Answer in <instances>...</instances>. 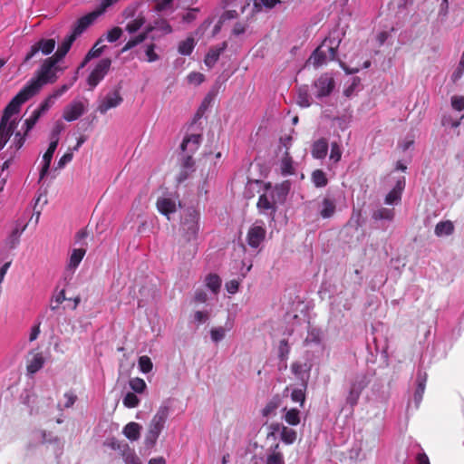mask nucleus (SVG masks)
Returning a JSON list of instances; mask_svg holds the SVG:
<instances>
[{"mask_svg":"<svg viewBox=\"0 0 464 464\" xmlns=\"http://www.w3.org/2000/svg\"><path fill=\"white\" fill-rule=\"evenodd\" d=\"M55 58H46L41 64L35 78L31 79L25 86L13 98L23 105L25 102L34 96L41 88L47 83H53L57 81V72H63Z\"/></svg>","mask_w":464,"mask_h":464,"instance_id":"obj_1","label":"nucleus"},{"mask_svg":"<svg viewBox=\"0 0 464 464\" xmlns=\"http://www.w3.org/2000/svg\"><path fill=\"white\" fill-rule=\"evenodd\" d=\"M119 0H101L97 10L81 17L75 24L70 35L64 38L57 51L53 55V58L61 62L70 51L72 43L77 36L82 34L108 7L117 3Z\"/></svg>","mask_w":464,"mask_h":464,"instance_id":"obj_2","label":"nucleus"},{"mask_svg":"<svg viewBox=\"0 0 464 464\" xmlns=\"http://www.w3.org/2000/svg\"><path fill=\"white\" fill-rule=\"evenodd\" d=\"M21 107L16 100L12 99L3 111L0 120V150L5 148L21 121Z\"/></svg>","mask_w":464,"mask_h":464,"instance_id":"obj_3","label":"nucleus"},{"mask_svg":"<svg viewBox=\"0 0 464 464\" xmlns=\"http://www.w3.org/2000/svg\"><path fill=\"white\" fill-rule=\"evenodd\" d=\"M340 43L341 39L339 38V35H334V34H330L312 53L308 60L309 63H311L315 68H318L328 61L334 60Z\"/></svg>","mask_w":464,"mask_h":464,"instance_id":"obj_4","label":"nucleus"},{"mask_svg":"<svg viewBox=\"0 0 464 464\" xmlns=\"http://www.w3.org/2000/svg\"><path fill=\"white\" fill-rule=\"evenodd\" d=\"M169 415V405L164 402L159 407L149 424L148 431L144 438V445L146 448L152 449L156 445L157 440L165 427Z\"/></svg>","mask_w":464,"mask_h":464,"instance_id":"obj_5","label":"nucleus"},{"mask_svg":"<svg viewBox=\"0 0 464 464\" xmlns=\"http://www.w3.org/2000/svg\"><path fill=\"white\" fill-rule=\"evenodd\" d=\"M371 382V376L367 372H357L351 376L347 383L346 404L353 409L359 401L362 391Z\"/></svg>","mask_w":464,"mask_h":464,"instance_id":"obj_6","label":"nucleus"},{"mask_svg":"<svg viewBox=\"0 0 464 464\" xmlns=\"http://www.w3.org/2000/svg\"><path fill=\"white\" fill-rule=\"evenodd\" d=\"M199 214L194 208H188L182 218L181 229L187 241L197 238L199 230Z\"/></svg>","mask_w":464,"mask_h":464,"instance_id":"obj_7","label":"nucleus"},{"mask_svg":"<svg viewBox=\"0 0 464 464\" xmlns=\"http://www.w3.org/2000/svg\"><path fill=\"white\" fill-rule=\"evenodd\" d=\"M41 117H42V115L39 113V111L34 110L32 112V114L27 119L24 120L23 126H22L23 132L16 131L14 133V138L13 143L16 150H19L23 147V145L25 142L28 133L33 130V128L35 126V124L37 123V121H39V119Z\"/></svg>","mask_w":464,"mask_h":464,"instance_id":"obj_8","label":"nucleus"},{"mask_svg":"<svg viewBox=\"0 0 464 464\" xmlns=\"http://www.w3.org/2000/svg\"><path fill=\"white\" fill-rule=\"evenodd\" d=\"M111 65L110 58H104L99 61L87 78V83L90 90H93L106 76Z\"/></svg>","mask_w":464,"mask_h":464,"instance_id":"obj_9","label":"nucleus"},{"mask_svg":"<svg viewBox=\"0 0 464 464\" xmlns=\"http://www.w3.org/2000/svg\"><path fill=\"white\" fill-rule=\"evenodd\" d=\"M266 229L263 220L257 219L250 227L246 235V242L252 248H257L265 240Z\"/></svg>","mask_w":464,"mask_h":464,"instance_id":"obj_10","label":"nucleus"},{"mask_svg":"<svg viewBox=\"0 0 464 464\" xmlns=\"http://www.w3.org/2000/svg\"><path fill=\"white\" fill-rule=\"evenodd\" d=\"M256 208L260 215L268 218L269 222H275V217L277 210V204L274 201L273 196H269L266 191L258 198Z\"/></svg>","mask_w":464,"mask_h":464,"instance_id":"obj_11","label":"nucleus"},{"mask_svg":"<svg viewBox=\"0 0 464 464\" xmlns=\"http://www.w3.org/2000/svg\"><path fill=\"white\" fill-rule=\"evenodd\" d=\"M55 46H56L55 39L43 38L31 46L30 51L27 53V54L24 57V62L30 61L39 52H41L44 55H49L50 53H52L53 52Z\"/></svg>","mask_w":464,"mask_h":464,"instance_id":"obj_12","label":"nucleus"},{"mask_svg":"<svg viewBox=\"0 0 464 464\" xmlns=\"http://www.w3.org/2000/svg\"><path fill=\"white\" fill-rule=\"evenodd\" d=\"M122 101L120 90H112L100 100L97 111L102 114H105L109 110L118 107Z\"/></svg>","mask_w":464,"mask_h":464,"instance_id":"obj_13","label":"nucleus"},{"mask_svg":"<svg viewBox=\"0 0 464 464\" xmlns=\"http://www.w3.org/2000/svg\"><path fill=\"white\" fill-rule=\"evenodd\" d=\"M314 88L317 98L328 96L334 88V81L331 75L324 73L314 82Z\"/></svg>","mask_w":464,"mask_h":464,"instance_id":"obj_14","label":"nucleus"},{"mask_svg":"<svg viewBox=\"0 0 464 464\" xmlns=\"http://www.w3.org/2000/svg\"><path fill=\"white\" fill-rule=\"evenodd\" d=\"M290 189V184L288 181H285L281 184L276 185L275 187H271L270 184H268L266 187V192L269 196H273L274 201L278 203H283L285 200V198L289 192Z\"/></svg>","mask_w":464,"mask_h":464,"instance_id":"obj_15","label":"nucleus"},{"mask_svg":"<svg viewBox=\"0 0 464 464\" xmlns=\"http://www.w3.org/2000/svg\"><path fill=\"white\" fill-rule=\"evenodd\" d=\"M157 208L160 213L170 219V214L177 211V198L172 196H164L157 200Z\"/></svg>","mask_w":464,"mask_h":464,"instance_id":"obj_16","label":"nucleus"},{"mask_svg":"<svg viewBox=\"0 0 464 464\" xmlns=\"http://www.w3.org/2000/svg\"><path fill=\"white\" fill-rule=\"evenodd\" d=\"M86 250L83 248H74L71 252L66 268L65 275L66 276L72 277L74 274L76 268L79 266L80 263L83 259L85 256Z\"/></svg>","mask_w":464,"mask_h":464,"instance_id":"obj_17","label":"nucleus"},{"mask_svg":"<svg viewBox=\"0 0 464 464\" xmlns=\"http://www.w3.org/2000/svg\"><path fill=\"white\" fill-rule=\"evenodd\" d=\"M427 373L426 372L419 369L416 375V390L413 395V402L415 404V408H419L422 397L425 392L426 382H427Z\"/></svg>","mask_w":464,"mask_h":464,"instance_id":"obj_18","label":"nucleus"},{"mask_svg":"<svg viewBox=\"0 0 464 464\" xmlns=\"http://www.w3.org/2000/svg\"><path fill=\"white\" fill-rule=\"evenodd\" d=\"M84 111L83 103L79 101H73L64 108L63 117L66 121H73L80 118Z\"/></svg>","mask_w":464,"mask_h":464,"instance_id":"obj_19","label":"nucleus"},{"mask_svg":"<svg viewBox=\"0 0 464 464\" xmlns=\"http://www.w3.org/2000/svg\"><path fill=\"white\" fill-rule=\"evenodd\" d=\"M292 372L306 387L310 377L311 366L307 362H295L291 366Z\"/></svg>","mask_w":464,"mask_h":464,"instance_id":"obj_20","label":"nucleus"},{"mask_svg":"<svg viewBox=\"0 0 464 464\" xmlns=\"http://www.w3.org/2000/svg\"><path fill=\"white\" fill-rule=\"evenodd\" d=\"M405 188V179L401 178L396 181L393 188L386 195L384 202L387 205H397L401 202V193Z\"/></svg>","mask_w":464,"mask_h":464,"instance_id":"obj_21","label":"nucleus"},{"mask_svg":"<svg viewBox=\"0 0 464 464\" xmlns=\"http://www.w3.org/2000/svg\"><path fill=\"white\" fill-rule=\"evenodd\" d=\"M202 137L200 134H190L184 138L180 149L184 153L193 154L196 152L201 143Z\"/></svg>","mask_w":464,"mask_h":464,"instance_id":"obj_22","label":"nucleus"},{"mask_svg":"<svg viewBox=\"0 0 464 464\" xmlns=\"http://www.w3.org/2000/svg\"><path fill=\"white\" fill-rule=\"evenodd\" d=\"M264 464H285L284 454L278 443L270 447L265 456Z\"/></svg>","mask_w":464,"mask_h":464,"instance_id":"obj_23","label":"nucleus"},{"mask_svg":"<svg viewBox=\"0 0 464 464\" xmlns=\"http://www.w3.org/2000/svg\"><path fill=\"white\" fill-rule=\"evenodd\" d=\"M227 42H223L219 45L211 47L204 60L206 66L212 68L218 61L220 54L227 49Z\"/></svg>","mask_w":464,"mask_h":464,"instance_id":"obj_24","label":"nucleus"},{"mask_svg":"<svg viewBox=\"0 0 464 464\" xmlns=\"http://www.w3.org/2000/svg\"><path fill=\"white\" fill-rule=\"evenodd\" d=\"M57 144L50 142L49 147L43 156V166L40 171L39 181H41L47 174L50 169V165L53 157V154L57 149Z\"/></svg>","mask_w":464,"mask_h":464,"instance_id":"obj_25","label":"nucleus"},{"mask_svg":"<svg viewBox=\"0 0 464 464\" xmlns=\"http://www.w3.org/2000/svg\"><path fill=\"white\" fill-rule=\"evenodd\" d=\"M195 161L192 159V155L188 153L185 155L181 161V171L178 177V181L180 183L184 181L188 175L195 170Z\"/></svg>","mask_w":464,"mask_h":464,"instance_id":"obj_26","label":"nucleus"},{"mask_svg":"<svg viewBox=\"0 0 464 464\" xmlns=\"http://www.w3.org/2000/svg\"><path fill=\"white\" fill-rule=\"evenodd\" d=\"M328 151V142L326 139H319L314 142L312 155L314 158L323 160L326 157Z\"/></svg>","mask_w":464,"mask_h":464,"instance_id":"obj_27","label":"nucleus"},{"mask_svg":"<svg viewBox=\"0 0 464 464\" xmlns=\"http://www.w3.org/2000/svg\"><path fill=\"white\" fill-rule=\"evenodd\" d=\"M335 199L331 198H324L321 203V208L319 213L323 218H330L335 213Z\"/></svg>","mask_w":464,"mask_h":464,"instance_id":"obj_28","label":"nucleus"},{"mask_svg":"<svg viewBox=\"0 0 464 464\" xmlns=\"http://www.w3.org/2000/svg\"><path fill=\"white\" fill-rule=\"evenodd\" d=\"M27 224L24 220H16L14 227L13 228L8 238L11 247H14L18 244L19 238L23 232L25 230Z\"/></svg>","mask_w":464,"mask_h":464,"instance_id":"obj_29","label":"nucleus"},{"mask_svg":"<svg viewBox=\"0 0 464 464\" xmlns=\"http://www.w3.org/2000/svg\"><path fill=\"white\" fill-rule=\"evenodd\" d=\"M44 364V359L43 355L39 353H34L32 357L27 361V372L30 374H34L43 368Z\"/></svg>","mask_w":464,"mask_h":464,"instance_id":"obj_30","label":"nucleus"},{"mask_svg":"<svg viewBox=\"0 0 464 464\" xmlns=\"http://www.w3.org/2000/svg\"><path fill=\"white\" fill-rule=\"evenodd\" d=\"M141 426L137 422H130L123 428V435L131 441H136L140 439Z\"/></svg>","mask_w":464,"mask_h":464,"instance_id":"obj_31","label":"nucleus"},{"mask_svg":"<svg viewBox=\"0 0 464 464\" xmlns=\"http://www.w3.org/2000/svg\"><path fill=\"white\" fill-rule=\"evenodd\" d=\"M152 30V27H148L146 29V31L140 33V34L130 38L126 44L125 45L122 47V49L121 50V53H126L128 52L129 50L132 49L133 47L137 46L138 44H141L142 42H144L147 37H148V34Z\"/></svg>","mask_w":464,"mask_h":464,"instance_id":"obj_32","label":"nucleus"},{"mask_svg":"<svg viewBox=\"0 0 464 464\" xmlns=\"http://www.w3.org/2000/svg\"><path fill=\"white\" fill-rule=\"evenodd\" d=\"M232 329V324L227 323L226 326L213 327L210 330L211 341L215 343H219L226 337L227 332Z\"/></svg>","mask_w":464,"mask_h":464,"instance_id":"obj_33","label":"nucleus"},{"mask_svg":"<svg viewBox=\"0 0 464 464\" xmlns=\"http://www.w3.org/2000/svg\"><path fill=\"white\" fill-rule=\"evenodd\" d=\"M394 216H395L394 209L380 208L372 212V219H374L376 221H378V220L392 221V220H393Z\"/></svg>","mask_w":464,"mask_h":464,"instance_id":"obj_34","label":"nucleus"},{"mask_svg":"<svg viewBox=\"0 0 464 464\" xmlns=\"http://www.w3.org/2000/svg\"><path fill=\"white\" fill-rule=\"evenodd\" d=\"M454 231V226L451 221L439 222L435 227V234L438 237L450 236Z\"/></svg>","mask_w":464,"mask_h":464,"instance_id":"obj_35","label":"nucleus"},{"mask_svg":"<svg viewBox=\"0 0 464 464\" xmlns=\"http://www.w3.org/2000/svg\"><path fill=\"white\" fill-rule=\"evenodd\" d=\"M296 102L297 104L303 108H307L311 105V96L307 86H302L298 89Z\"/></svg>","mask_w":464,"mask_h":464,"instance_id":"obj_36","label":"nucleus"},{"mask_svg":"<svg viewBox=\"0 0 464 464\" xmlns=\"http://www.w3.org/2000/svg\"><path fill=\"white\" fill-rule=\"evenodd\" d=\"M279 438L285 444L291 445L296 440L297 434L295 430L285 426L282 428Z\"/></svg>","mask_w":464,"mask_h":464,"instance_id":"obj_37","label":"nucleus"},{"mask_svg":"<svg viewBox=\"0 0 464 464\" xmlns=\"http://www.w3.org/2000/svg\"><path fill=\"white\" fill-rule=\"evenodd\" d=\"M145 18L142 15H138L134 19L129 21L125 26V30L132 34L136 32H138L144 24H145Z\"/></svg>","mask_w":464,"mask_h":464,"instance_id":"obj_38","label":"nucleus"},{"mask_svg":"<svg viewBox=\"0 0 464 464\" xmlns=\"http://www.w3.org/2000/svg\"><path fill=\"white\" fill-rule=\"evenodd\" d=\"M285 411L284 415V420L285 422L292 426H296L300 423V411L297 409H284Z\"/></svg>","mask_w":464,"mask_h":464,"instance_id":"obj_39","label":"nucleus"},{"mask_svg":"<svg viewBox=\"0 0 464 464\" xmlns=\"http://www.w3.org/2000/svg\"><path fill=\"white\" fill-rule=\"evenodd\" d=\"M281 171L285 176H288L294 173L293 160L288 151H285V155L281 160Z\"/></svg>","mask_w":464,"mask_h":464,"instance_id":"obj_40","label":"nucleus"},{"mask_svg":"<svg viewBox=\"0 0 464 464\" xmlns=\"http://www.w3.org/2000/svg\"><path fill=\"white\" fill-rule=\"evenodd\" d=\"M312 181L316 188H324L328 183V179L322 169H315L312 173Z\"/></svg>","mask_w":464,"mask_h":464,"instance_id":"obj_41","label":"nucleus"},{"mask_svg":"<svg viewBox=\"0 0 464 464\" xmlns=\"http://www.w3.org/2000/svg\"><path fill=\"white\" fill-rule=\"evenodd\" d=\"M125 450L121 454V457L125 464H141L140 458L135 453L134 450L129 447H123Z\"/></svg>","mask_w":464,"mask_h":464,"instance_id":"obj_42","label":"nucleus"},{"mask_svg":"<svg viewBox=\"0 0 464 464\" xmlns=\"http://www.w3.org/2000/svg\"><path fill=\"white\" fill-rule=\"evenodd\" d=\"M206 285L213 293H218L221 285V279L218 275L210 274L206 277Z\"/></svg>","mask_w":464,"mask_h":464,"instance_id":"obj_43","label":"nucleus"},{"mask_svg":"<svg viewBox=\"0 0 464 464\" xmlns=\"http://www.w3.org/2000/svg\"><path fill=\"white\" fill-rule=\"evenodd\" d=\"M195 47L194 39L189 37L179 44V53L182 55H189Z\"/></svg>","mask_w":464,"mask_h":464,"instance_id":"obj_44","label":"nucleus"},{"mask_svg":"<svg viewBox=\"0 0 464 464\" xmlns=\"http://www.w3.org/2000/svg\"><path fill=\"white\" fill-rule=\"evenodd\" d=\"M224 0H222L221 2V5H222V7L224 8ZM227 7H225L226 9ZM227 8H231V9H228L227 11H225L221 16H220V19H219V23H223L227 20H231V19H235L238 16V12L237 10V8H239L240 9V5L237 4L236 6H228Z\"/></svg>","mask_w":464,"mask_h":464,"instance_id":"obj_45","label":"nucleus"},{"mask_svg":"<svg viewBox=\"0 0 464 464\" xmlns=\"http://www.w3.org/2000/svg\"><path fill=\"white\" fill-rule=\"evenodd\" d=\"M63 129H64L63 123L60 121H56L50 132V136H49L50 142H54V144L58 145L59 140H60V134L63 130Z\"/></svg>","mask_w":464,"mask_h":464,"instance_id":"obj_46","label":"nucleus"},{"mask_svg":"<svg viewBox=\"0 0 464 464\" xmlns=\"http://www.w3.org/2000/svg\"><path fill=\"white\" fill-rule=\"evenodd\" d=\"M304 343L308 346L311 344H321V333L317 329H312L308 332L307 336L304 340Z\"/></svg>","mask_w":464,"mask_h":464,"instance_id":"obj_47","label":"nucleus"},{"mask_svg":"<svg viewBox=\"0 0 464 464\" xmlns=\"http://www.w3.org/2000/svg\"><path fill=\"white\" fill-rule=\"evenodd\" d=\"M305 389L306 387L302 386V388L294 389L291 392V400L299 403L301 407L304 406L305 401Z\"/></svg>","mask_w":464,"mask_h":464,"instance_id":"obj_48","label":"nucleus"},{"mask_svg":"<svg viewBox=\"0 0 464 464\" xmlns=\"http://www.w3.org/2000/svg\"><path fill=\"white\" fill-rule=\"evenodd\" d=\"M129 384L131 390L137 393H142L147 388L145 381L138 377L131 378L129 382Z\"/></svg>","mask_w":464,"mask_h":464,"instance_id":"obj_49","label":"nucleus"},{"mask_svg":"<svg viewBox=\"0 0 464 464\" xmlns=\"http://www.w3.org/2000/svg\"><path fill=\"white\" fill-rule=\"evenodd\" d=\"M56 100L57 99L53 94H50L44 101L41 102L35 111H39L41 115L44 114L53 107Z\"/></svg>","mask_w":464,"mask_h":464,"instance_id":"obj_50","label":"nucleus"},{"mask_svg":"<svg viewBox=\"0 0 464 464\" xmlns=\"http://www.w3.org/2000/svg\"><path fill=\"white\" fill-rule=\"evenodd\" d=\"M105 445L111 448V450L120 451L121 455L125 450L123 447H129V445L126 442L120 441L115 438L107 440Z\"/></svg>","mask_w":464,"mask_h":464,"instance_id":"obj_51","label":"nucleus"},{"mask_svg":"<svg viewBox=\"0 0 464 464\" xmlns=\"http://www.w3.org/2000/svg\"><path fill=\"white\" fill-rule=\"evenodd\" d=\"M122 402H123V405L126 407V408H135L139 405L140 403V399L138 398V396L133 393V392H128L123 400H122Z\"/></svg>","mask_w":464,"mask_h":464,"instance_id":"obj_52","label":"nucleus"},{"mask_svg":"<svg viewBox=\"0 0 464 464\" xmlns=\"http://www.w3.org/2000/svg\"><path fill=\"white\" fill-rule=\"evenodd\" d=\"M342 153L343 151L340 144L336 141H333L331 143L330 160L334 163H337L342 158Z\"/></svg>","mask_w":464,"mask_h":464,"instance_id":"obj_53","label":"nucleus"},{"mask_svg":"<svg viewBox=\"0 0 464 464\" xmlns=\"http://www.w3.org/2000/svg\"><path fill=\"white\" fill-rule=\"evenodd\" d=\"M64 300H66L65 292H64V290H61L56 295H54L53 296V298L51 299V304H50L51 310H53V311L57 310L59 308L60 304Z\"/></svg>","mask_w":464,"mask_h":464,"instance_id":"obj_54","label":"nucleus"},{"mask_svg":"<svg viewBox=\"0 0 464 464\" xmlns=\"http://www.w3.org/2000/svg\"><path fill=\"white\" fill-rule=\"evenodd\" d=\"M156 45L154 44H146L145 54L148 63H153L160 59V56L155 53Z\"/></svg>","mask_w":464,"mask_h":464,"instance_id":"obj_55","label":"nucleus"},{"mask_svg":"<svg viewBox=\"0 0 464 464\" xmlns=\"http://www.w3.org/2000/svg\"><path fill=\"white\" fill-rule=\"evenodd\" d=\"M464 115H461L459 119H454L450 115H444L441 123L445 127L457 128L460 125V122Z\"/></svg>","mask_w":464,"mask_h":464,"instance_id":"obj_56","label":"nucleus"},{"mask_svg":"<svg viewBox=\"0 0 464 464\" xmlns=\"http://www.w3.org/2000/svg\"><path fill=\"white\" fill-rule=\"evenodd\" d=\"M153 364L150 357L144 355L139 359V368L143 373H148L152 370Z\"/></svg>","mask_w":464,"mask_h":464,"instance_id":"obj_57","label":"nucleus"},{"mask_svg":"<svg viewBox=\"0 0 464 464\" xmlns=\"http://www.w3.org/2000/svg\"><path fill=\"white\" fill-rule=\"evenodd\" d=\"M248 26L247 21H238L233 26L232 34L234 36H240L246 32Z\"/></svg>","mask_w":464,"mask_h":464,"instance_id":"obj_58","label":"nucleus"},{"mask_svg":"<svg viewBox=\"0 0 464 464\" xmlns=\"http://www.w3.org/2000/svg\"><path fill=\"white\" fill-rule=\"evenodd\" d=\"M278 405H279V399L278 398L272 399L269 402H267V404L263 409V411H262L263 415L266 417L273 415L276 409L278 407Z\"/></svg>","mask_w":464,"mask_h":464,"instance_id":"obj_59","label":"nucleus"},{"mask_svg":"<svg viewBox=\"0 0 464 464\" xmlns=\"http://www.w3.org/2000/svg\"><path fill=\"white\" fill-rule=\"evenodd\" d=\"M77 78L78 77H77V72H76L70 83L63 84L60 88L55 90L52 94L56 99H58L59 97H61L63 93H65L72 86V84L76 82Z\"/></svg>","mask_w":464,"mask_h":464,"instance_id":"obj_60","label":"nucleus"},{"mask_svg":"<svg viewBox=\"0 0 464 464\" xmlns=\"http://www.w3.org/2000/svg\"><path fill=\"white\" fill-rule=\"evenodd\" d=\"M102 39H100L96 42V44L93 45V47L88 52L87 55L88 58L93 59L99 57L102 52L105 46H100V44L102 42Z\"/></svg>","mask_w":464,"mask_h":464,"instance_id":"obj_61","label":"nucleus"},{"mask_svg":"<svg viewBox=\"0 0 464 464\" xmlns=\"http://www.w3.org/2000/svg\"><path fill=\"white\" fill-rule=\"evenodd\" d=\"M290 352V347L288 345V342L285 339H283L279 343L278 346V355L280 359L285 360L287 358L288 353Z\"/></svg>","mask_w":464,"mask_h":464,"instance_id":"obj_62","label":"nucleus"},{"mask_svg":"<svg viewBox=\"0 0 464 464\" xmlns=\"http://www.w3.org/2000/svg\"><path fill=\"white\" fill-rule=\"evenodd\" d=\"M122 30L120 27H113L108 31L106 34V40L110 43H114L121 36Z\"/></svg>","mask_w":464,"mask_h":464,"instance_id":"obj_63","label":"nucleus"},{"mask_svg":"<svg viewBox=\"0 0 464 464\" xmlns=\"http://www.w3.org/2000/svg\"><path fill=\"white\" fill-rule=\"evenodd\" d=\"M451 106L455 111H461L464 110V97L453 96L451 98Z\"/></svg>","mask_w":464,"mask_h":464,"instance_id":"obj_64","label":"nucleus"}]
</instances>
